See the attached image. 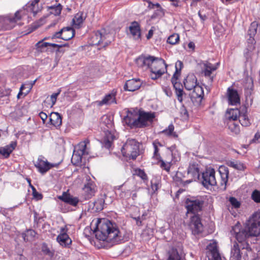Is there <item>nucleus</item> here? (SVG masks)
Segmentation results:
<instances>
[{
  "instance_id": "1",
  "label": "nucleus",
  "mask_w": 260,
  "mask_h": 260,
  "mask_svg": "<svg viewBox=\"0 0 260 260\" xmlns=\"http://www.w3.org/2000/svg\"><path fill=\"white\" fill-rule=\"evenodd\" d=\"M93 232L98 240L107 242L109 246L118 244L123 240L117 224L107 219L99 220Z\"/></svg>"
},
{
  "instance_id": "2",
  "label": "nucleus",
  "mask_w": 260,
  "mask_h": 260,
  "mask_svg": "<svg viewBox=\"0 0 260 260\" xmlns=\"http://www.w3.org/2000/svg\"><path fill=\"white\" fill-rule=\"evenodd\" d=\"M219 64L217 63L214 65L208 61L200 60L196 64V74L199 76L205 77L208 79L210 83H212L215 77L213 72L217 69Z\"/></svg>"
},
{
  "instance_id": "3",
  "label": "nucleus",
  "mask_w": 260,
  "mask_h": 260,
  "mask_svg": "<svg viewBox=\"0 0 260 260\" xmlns=\"http://www.w3.org/2000/svg\"><path fill=\"white\" fill-rule=\"evenodd\" d=\"M248 228L246 223L244 227H242L241 224L238 222L232 227L231 234L241 244L247 242L248 243V239L250 237H255L252 234L250 229Z\"/></svg>"
},
{
  "instance_id": "4",
  "label": "nucleus",
  "mask_w": 260,
  "mask_h": 260,
  "mask_svg": "<svg viewBox=\"0 0 260 260\" xmlns=\"http://www.w3.org/2000/svg\"><path fill=\"white\" fill-rule=\"evenodd\" d=\"M199 169L196 167V173H198V180L204 187L207 189L209 186L217 185V181L215 178V171L214 169L209 168L202 173L201 175L199 174Z\"/></svg>"
},
{
  "instance_id": "5",
  "label": "nucleus",
  "mask_w": 260,
  "mask_h": 260,
  "mask_svg": "<svg viewBox=\"0 0 260 260\" xmlns=\"http://www.w3.org/2000/svg\"><path fill=\"white\" fill-rule=\"evenodd\" d=\"M251 251V248L247 242L240 245L235 242L231 248V258L234 260H241L243 257L244 260H248V253Z\"/></svg>"
},
{
  "instance_id": "6",
  "label": "nucleus",
  "mask_w": 260,
  "mask_h": 260,
  "mask_svg": "<svg viewBox=\"0 0 260 260\" xmlns=\"http://www.w3.org/2000/svg\"><path fill=\"white\" fill-rule=\"evenodd\" d=\"M123 156L135 160L139 155V143L135 139H128L121 148Z\"/></svg>"
},
{
  "instance_id": "7",
  "label": "nucleus",
  "mask_w": 260,
  "mask_h": 260,
  "mask_svg": "<svg viewBox=\"0 0 260 260\" xmlns=\"http://www.w3.org/2000/svg\"><path fill=\"white\" fill-rule=\"evenodd\" d=\"M187 175H191L192 178L183 181L182 180V174L181 172L177 171L176 174L173 176V180L176 185L177 186L186 187L188 184L193 182V178L195 177V163L192 162L189 164L187 169Z\"/></svg>"
},
{
  "instance_id": "8",
  "label": "nucleus",
  "mask_w": 260,
  "mask_h": 260,
  "mask_svg": "<svg viewBox=\"0 0 260 260\" xmlns=\"http://www.w3.org/2000/svg\"><path fill=\"white\" fill-rule=\"evenodd\" d=\"M22 11H17L14 16H0V30H6L12 29L18 20H21L20 13Z\"/></svg>"
},
{
  "instance_id": "9",
  "label": "nucleus",
  "mask_w": 260,
  "mask_h": 260,
  "mask_svg": "<svg viewBox=\"0 0 260 260\" xmlns=\"http://www.w3.org/2000/svg\"><path fill=\"white\" fill-rule=\"evenodd\" d=\"M139 110L131 109L127 111L126 115L123 118V122L131 128H138Z\"/></svg>"
},
{
  "instance_id": "10",
  "label": "nucleus",
  "mask_w": 260,
  "mask_h": 260,
  "mask_svg": "<svg viewBox=\"0 0 260 260\" xmlns=\"http://www.w3.org/2000/svg\"><path fill=\"white\" fill-rule=\"evenodd\" d=\"M246 223L251 230L252 235L258 236L260 235V212L253 213L247 221Z\"/></svg>"
},
{
  "instance_id": "11",
  "label": "nucleus",
  "mask_w": 260,
  "mask_h": 260,
  "mask_svg": "<svg viewBox=\"0 0 260 260\" xmlns=\"http://www.w3.org/2000/svg\"><path fill=\"white\" fill-rule=\"evenodd\" d=\"M185 208L187 209L186 216L191 214L188 226L193 235L195 234V200L187 199L185 202Z\"/></svg>"
},
{
  "instance_id": "12",
  "label": "nucleus",
  "mask_w": 260,
  "mask_h": 260,
  "mask_svg": "<svg viewBox=\"0 0 260 260\" xmlns=\"http://www.w3.org/2000/svg\"><path fill=\"white\" fill-rule=\"evenodd\" d=\"M155 117L154 112H145L139 110L138 128H142L150 126Z\"/></svg>"
},
{
  "instance_id": "13",
  "label": "nucleus",
  "mask_w": 260,
  "mask_h": 260,
  "mask_svg": "<svg viewBox=\"0 0 260 260\" xmlns=\"http://www.w3.org/2000/svg\"><path fill=\"white\" fill-rule=\"evenodd\" d=\"M154 59V56H153L142 54L136 59L135 62L139 68L147 70L150 69Z\"/></svg>"
},
{
  "instance_id": "14",
  "label": "nucleus",
  "mask_w": 260,
  "mask_h": 260,
  "mask_svg": "<svg viewBox=\"0 0 260 260\" xmlns=\"http://www.w3.org/2000/svg\"><path fill=\"white\" fill-rule=\"evenodd\" d=\"M206 249L208 260H222L216 242L209 244Z\"/></svg>"
},
{
  "instance_id": "15",
  "label": "nucleus",
  "mask_w": 260,
  "mask_h": 260,
  "mask_svg": "<svg viewBox=\"0 0 260 260\" xmlns=\"http://www.w3.org/2000/svg\"><path fill=\"white\" fill-rule=\"evenodd\" d=\"M68 229L66 226L60 229V233L57 236L56 240L60 245L69 248L72 244V240L67 234Z\"/></svg>"
},
{
  "instance_id": "16",
  "label": "nucleus",
  "mask_w": 260,
  "mask_h": 260,
  "mask_svg": "<svg viewBox=\"0 0 260 260\" xmlns=\"http://www.w3.org/2000/svg\"><path fill=\"white\" fill-rule=\"evenodd\" d=\"M35 166L38 169L40 173L43 174L53 167L54 165L49 162L43 156H40L35 164Z\"/></svg>"
},
{
  "instance_id": "17",
  "label": "nucleus",
  "mask_w": 260,
  "mask_h": 260,
  "mask_svg": "<svg viewBox=\"0 0 260 260\" xmlns=\"http://www.w3.org/2000/svg\"><path fill=\"white\" fill-rule=\"evenodd\" d=\"M166 68L167 64L163 59L154 56V61H153L151 64L150 70V71L154 72L159 71V72L164 74L165 70H166Z\"/></svg>"
},
{
  "instance_id": "18",
  "label": "nucleus",
  "mask_w": 260,
  "mask_h": 260,
  "mask_svg": "<svg viewBox=\"0 0 260 260\" xmlns=\"http://www.w3.org/2000/svg\"><path fill=\"white\" fill-rule=\"evenodd\" d=\"M218 172L220 176V186L222 187L221 189L225 191L226 189V183L229 179V169L225 166H220L218 169Z\"/></svg>"
},
{
  "instance_id": "19",
  "label": "nucleus",
  "mask_w": 260,
  "mask_h": 260,
  "mask_svg": "<svg viewBox=\"0 0 260 260\" xmlns=\"http://www.w3.org/2000/svg\"><path fill=\"white\" fill-rule=\"evenodd\" d=\"M143 82L140 79H132L127 80L124 85V89L128 91H134L143 86Z\"/></svg>"
},
{
  "instance_id": "20",
  "label": "nucleus",
  "mask_w": 260,
  "mask_h": 260,
  "mask_svg": "<svg viewBox=\"0 0 260 260\" xmlns=\"http://www.w3.org/2000/svg\"><path fill=\"white\" fill-rule=\"evenodd\" d=\"M58 199L65 203L75 207L77 206L79 202L78 197H74L68 192H63L61 196L58 197Z\"/></svg>"
},
{
  "instance_id": "21",
  "label": "nucleus",
  "mask_w": 260,
  "mask_h": 260,
  "mask_svg": "<svg viewBox=\"0 0 260 260\" xmlns=\"http://www.w3.org/2000/svg\"><path fill=\"white\" fill-rule=\"evenodd\" d=\"M229 104L231 105H237L240 103V96L237 90L229 87L227 90Z\"/></svg>"
},
{
  "instance_id": "22",
  "label": "nucleus",
  "mask_w": 260,
  "mask_h": 260,
  "mask_svg": "<svg viewBox=\"0 0 260 260\" xmlns=\"http://www.w3.org/2000/svg\"><path fill=\"white\" fill-rule=\"evenodd\" d=\"M107 196L105 194H101L100 197L94 202L89 204V207L94 212H100L104 209L105 199Z\"/></svg>"
},
{
  "instance_id": "23",
  "label": "nucleus",
  "mask_w": 260,
  "mask_h": 260,
  "mask_svg": "<svg viewBox=\"0 0 260 260\" xmlns=\"http://www.w3.org/2000/svg\"><path fill=\"white\" fill-rule=\"evenodd\" d=\"M95 187V184L92 181H89L84 185L83 190L84 196L86 200H88L94 196Z\"/></svg>"
},
{
  "instance_id": "24",
  "label": "nucleus",
  "mask_w": 260,
  "mask_h": 260,
  "mask_svg": "<svg viewBox=\"0 0 260 260\" xmlns=\"http://www.w3.org/2000/svg\"><path fill=\"white\" fill-rule=\"evenodd\" d=\"M40 0H33L31 2H29L27 3L23 8V10H20L22 11L20 13V15L22 16V15H25V11L26 10L28 13H31L33 14V16H35L38 12V9H36L35 5L38 4Z\"/></svg>"
},
{
  "instance_id": "25",
  "label": "nucleus",
  "mask_w": 260,
  "mask_h": 260,
  "mask_svg": "<svg viewBox=\"0 0 260 260\" xmlns=\"http://www.w3.org/2000/svg\"><path fill=\"white\" fill-rule=\"evenodd\" d=\"M179 77L180 76H176V78H174V76H173L171 79V82L175 89L176 94L178 96V100L180 102H181L182 100L183 91L182 84L180 82H178Z\"/></svg>"
},
{
  "instance_id": "26",
  "label": "nucleus",
  "mask_w": 260,
  "mask_h": 260,
  "mask_svg": "<svg viewBox=\"0 0 260 260\" xmlns=\"http://www.w3.org/2000/svg\"><path fill=\"white\" fill-rule=\"evenodd\" d=\"M16 145V142L12 141L9 145L0 147V154H2L5 158H8L15 149Z\"/></svg>"
},
{
  "instance_id": "27",
  "label": "nucleus",
  "mask_w": 260,
  "mask_h": 260,
  "mask_svg": "<svg viewBox=\"0 0 260 260\" xmlns=\"http://www.w3.org/2000/svg\"><path fill=\"white\" fill-rule=\"evenodd\" d=\"M184 85L186 89L195 91V75L194 73H189L184 79Z\"/></svg>"
},
{
  "instance_id": "28",
  "label": "nucleus",
  "mask_w": 260,
  "mask_h": 260,
  "mask_svg": "<svg viewBox=\"0 0 260 260\" xmlns=\"http://www.w3.org/2000/svg\"><path fill=\"white\" fill-rule=\"evenodd\" d=\"M130 32L135 40H138L141 37V29L139 24L137 21L133 22L129 27Z\"/></svg>"
},
{
  "instance_id": "29",
  "label": "nucleus",
  "mask_w": 260,
  "mask_h": 260,
  "mask_svg": "<svg viewBox=\"0 0 260 260\" xmlns=\"http://www.w3.org/2000/svg\"><path fill=\"white\" fill-rule=\"evenodd\" d=\"M36 81L37 79L34 81L27 82L25 84H22L20 88V91L17 95V98L18 99L20 98V96L23 93L24 95H26L30 91Z\"/></svg>"
},
{
  "instance_id": "30",
  "label": "nucleus",
  "mask_w": 260,
  "mask_h": 260,
  "mask_svg": "<svg viewBox=\"0 0 260 260\" xmlns=\"http://www.w3.org/2000/svg\"><path fill=\"white\" fill-rule=\"evenodd\" d=\"M62 30V39L64 41H69L72 39L75 35V29L71 27H65L61 29Z\"/></svg>"
},
{
  "instance_id": "31",
  "label": "nucleus",
  "mask_w": 260,
  "mask_h": 260,
  "mask_svg": "<svg viewBox=\"0 0 260 260\" xmlns=\"http://www.w3.org/2000/svg\"><path fill=\"white\" fill-rule=\"evenodd\" d=\"M49 121L53 126H59L62 123L61 116L57 112H52L49 116Z\"/></svg>"
},
{
  "instance_id": "32",
  "label": "nucleus",
  "mask_w": 260,
  "mask_h": 260,
  "mask_svg": "<svg viewBox=\"0 0 260 260\" xmlns=\"http://www.w3.org/2000/svg\"><path fill=\"white\" fill-rule=\"evenodd\" d=\"M105 136L103 139V144L107 149H109L112 144L113 141L115 139L114 135L110 131H107L105 132Z\"/></svg>"
},
{
  "instance_id": "33",
  "label": "nucleus",
  "mask_w": 260,
  "mask_h": 260,
  "mask_svg": "<svg viewBox=\"0 0 260 260\" xmlns=\"http://www.w3.org/2000/svg\"><path fill=\"white\" fill-rule=\"evenodd\" d=\"M229 166L240 171H244L246 169V165L238 160L230 161L228 162Z\"/></svg>"
},
{
  "instance_id": "34",
  "label": "nucleus",
  "mask_w": 260,
  "mask_h": 260,
  "mask_svg": "<svg viewBox=\"0 0 260 260\" xmlns=\"http://www.w3.org/2000/svg\"><path fill=\"white\" fill-rule=\"evenodd\" d=\"M37 235L36 231L32 229H28L22 235L24 241H30L34 240Z\"/></svg>"
},
{
  "instance_id": "35",
  "label": "nucleus",
  "mask_w": 260,
  "mask_h": 260,
  "mask_svg": "<svg viewBox=\"0 0 260 260\" xmlns=\"http://www.w3.org/2000/svg\"><path fill=\"white\" fill-rule=\"evenodd\" d=\"M207 198V196H196V212L202 210Z\"/></svg>"
},
{
  "instance_id": "36",
  "label": "nucleus",
  "mask_w": 260,
  "mask_h": 260,
  "mask_svg": "<svg viewBox=\"0 0 260 260\" xmlns=\"http://www.w3.org/2000/svg\"><path fill=\"white\" fill-rule=\"evenodd\" d=\"M246 110V107H243L241 108V110H239L238 109H231L229 111V113L230 115L229 117L230 119H232L235 121L237 119V118H239V116L242 114L243 111Z\"/></svg>"
},
{
  "instance_id": "37",
  "label": "nucleus",
  "mask_w": 260,
  "mask_h": 260,
  "mask_svg": "<svg viewBox=\"0 0 260 260\" xmlns=\"http://www.w3.org/2000/svg\"><path fill=\"white\" fill-rule=\"evenodd\" d=\"M105 39V36H103L100 31H96L92 37V44L94 45H100Z\"/></svg>"
},
{
  "instance_id": "38",
  "label": "nucleus",
  "mask_w": 260,
  "mask_h": 260,
  "mask_svg": "<svg viewBox=\"0 0 260 260\" xmlns=\"http://www.w3.org/2000/svg\"><path fill=\"white\" fill-rule=\"evenodd\" d=\"M239 121L243 126H248L251 124L250 121L246 114V110L243 111L240 116H239Z\"/></svg>"
},
{
  "instance_id": "39",
  "label": "nucleus",
  "mask_w": 260,
  "mask_h": 260,
  "mask_svg": "<svg viewBox=\"0 0 260 260\" xmlns=\"http://www.w3.org/2000/svg\"><path fill=\"white\" fill-rule=\"evenodd\" d=\"M168 260H182L179 252L176 248H172L168 252Z\"/></svg>"
},
{
  "instance_id": "40",
  "label": "nucleus",
  "mask_w": 260,
  "mask_h": 260,
  "mask_svg": "<svg viewBox=\"0 0 260 260\" xmlns=\"http://www.w3.org/2000/svg\"><path fill=\"white\" fill-rule=\"evenodd\" d=\"M79 151H74L71 159L72 162L76 166L81 164L82 162V155Z\"/></svg>"
},
{
  "instance_id": "41",
  "label": "nucleus",
  "mask_w": 260,
  "mask_h": 260,
  "mask_svg": "<svg viewBox=\"0 0 260 260\" xmlns=\"http://www.w3.org/2000/svg\"><path fill=\"white\" fill-rule=\"evenodd\" d=\"M174 126L172 124L169 125L168 127L162 131V133L168 136H172L174 138H178V135L174 132Z\"/></svg>"
},
{
  "instance_id": "42",
  "label": "nucleus",
  "mask_w": 260,
  "mask_h": 260,
  "mask_svg": "<svg viewBox=\"0 0 260 260\" xmlns=\"http://www.w3.org/2000/svg\"><path fill=\"white\" fill-rule=\"evenodd\" d=\"M116 103L115 95L113 94H109L100 102L101 105L108 104Z\"/></svg>"
},
{
  "instance_id": "43",
  "label": "nucleus",
  "mask_w": 260,
  "mask_h": 260,
  "mask_svg": "<svg viewBox=\"0 0 260 260\" xmlns=\"http://www.w3.org/2000/svg\"><path fill=\"white\" fill-rule=\"evenodd\" d=\"M196 234L199 235L201 234V236H204V235L203 234V225L201 222V219L199 217V215L198 214H196Z\"/></svg>"
},
{
  "instance_id": "44",
  "label": "nucleus",
  "mask_w": 260,
  "mask_h": 260,
  "mask_svg": "<svg viewBox=\"0 0 260 260\" xmlns=\"http://www.w3.org/2000/svg\"><path fill=\"white\" fill-rule=\"evenodd\" d=\"M83 15V13L82 12L76 14L73 19V22L75 25H80L83 22L85 19Z\"/></svg>"
},
{
  "instance_id": "45",
  "label": "nucleus",
  "mask_w": 260,
  "mask_h": 260,
  "mask_svg": "<svg viewBox=\"0 0 260 260\" xmlns=\"http://www.w3.org/2000/svg\"><path fill=\"white\" fill-rule=\"evenodd\" d=\"M257 23L256 22H253L251 23L248 31V34L250 36V37H253L255 36L257 32Z\"/></svg>"
},
{
  "instance_id": "46",
  "label": "nucleus",
  "mask_w": 260,
  "mask_h": 260,
  "mask_svg": "<svg viewBox=\"0 0 260 260\" xmlns=\"http://www.w3.org/2000/svg\"><path fill=\"white\" fill-rule=\"evenodd\" d=\"M183 67V62L180 60H178L175 63V72L174 73V78H176V76H180L181 75V71Z\"/></svg>"
},
{
  "instance_id": "47",
  "label": "nucleus",
  "mask_w": 260,
  "mask_h": 260,
  "mask_svg": "<svg viewBox=\"0 0 260 260\" xmlns=\"http://www.w3.org/2000/svg\"><path fill=\"white\" fill-rule=\"evenodd\" d=\"M49 9L51 10L50 13L55 16L59 15L62 10V6L59 4L56 6H51Z\"/></svg>"
},
{
  "instance_id": "48",
  "label": "nucleus",
  "mask_w": 260,
  "mask_h": 260,
  "mask_svg": "<svg viewBox=\"0 0 260 260\" xmlns=\"http://www.w3.org/2000/svg\"><path fill=\"white\" fill-rule=\"evenodd\" d=\"M179 36L178 34H173L167 39V43L171 45H175L179 41Z\"/></svg>"
},
{
  "instance_id": "49",
  "label": "nucleus",
  "mask_w": 260,
  "mask_h": 260,
  "mask_svg": "<svg viewBox=\"0 0 260 260\" xmlns=\"http://www.w3.org/2000/svg\"><path fill=\"white\" fill-rule=\"evenodd\" d=\"M196 99L197 98L200 99V101L203 99L204 97V90L203 88L197 84V79H196Z\"/></svg>"
},
{
  "instance_id": "50",
  "label": "nucleus",
  "mask_w": 260,
  "mask_h": 260,
  "mask_svg": "<svg viewBox=\"0 0 260 260\" xmlns=\"http://www.w3.org/2000/svg\"><path fill=\"white\" fill-rule=\"evenodd\" d=\"M134 174L140 177L144 181L148 180L147 175L143 170L136 169Z\"/></svg>"
},
{
  "instance_id": "51",
  "label": "nucleus",
  "mask_w": 260,
  "mask_h": 260,
  "mask_svg": "<svg viewBox=\"0 0 260 260\" xmlns=\"http://www.w3.org/2000/svg\"><path fill=\"white\" fill-rule=\"evenodd\" d=\"M153 145L154 148L153 156L157 159H159L161 157L158 153L159 149L158 148V146H161L162 145L158 141L155 140L153 142Z\"/></svg>"
},
{
  "instance_id": "52",
  "label": "nucleus",
  "mask_w": 260,
  "mask_h": 260,
  "mask_svg": "<svg viewBox=\"0 0 260 260\" xmlns=\"http://www.w3.org/2000/svg\"><path fill=\"white\" fill-rule=\"evenodd\" d=\"M122 186H119L117 190L116 191V194L118 195L119 197L121 199H124L127 198L129 196V191L127 190L122 191L121 190Z\"/></svg>"
},
{
  "instance_id": "53",
  "label": "nucleus",
  "mask_w": 260,
  "mask_h": 260,
  "mask_svg": "<svg viewBox=\"0 0 260 260\" xmlns=\"http://www.w3.org/2000/svg\"><path fill=\"white\" fill-rule=\"evenodd\" d=\"M159 162L160 168L169 173L171 167V162H165L162 159H160Z\"/></svg>"
},
{
  "instance_id": "54",
  "label": "nucleus",
  "mask_w": 260,
  "mask_h": 260,
  "mask_svg": "<svg viewBox=\"0 0 260 260\" xmlns=\"http://www.w3.org/2000/svg\"><path fill=\"white\" fill-rule=\"evenodd\" d=\"M229 128L232 132L235 134H238L240 132L239 125L236 124L235 122L231 123L229 125Z\"/></svg>"
},
{
  "instance_id": "55",
  "label": "nucleus",
  "mask_w": 260,
  "mask_h": 260,
  "mask_svg": "<svg viewBox=\"0 0 260 260\" xmlns=\"http://www.w3.org/2000/svg\"><path fill=\"white\" fill-rule=\"evenodd\" d=\"M252 199L256 203H260V191L257 190H254L251 194Z\"/></svg>"
},
{
  "instance_id": "56",
  "label": "nucleus",
  "mask_w": 260,
  "mask_h": 260,
  "mask_svg": "<svg viewBox=\"0 0 260 260\" xmlns=\"http://www.w3.org/2000/svg\"><path fill=\"white\" fill-rule=\"evenodd\" d=\"M87 146L84 144L83 143H80L79 145V149L77 151H79L80 152V154H88V152L87 151Z\"/></svg>"
},
{
  "instance_id": "57",
  "label": "nucleus",
  "mask_w": 260,
  "mask_h": 260,
  "mask_svg": "<svg viewBox=\"0 0 260 260\" xmlns=\"http://www.w3.org/2000/svg\"><path fill=\"white\" fill-rule=\"evenodd\" d=\"M49 44V43L47 42H43V40L40 41L38 42L36 44V47L40 51H43L42 49H43L45 47H46L48 46V45Z\"/></svg>"
},
{
  "instance_id": "58",
  "label": "nucleus",
  "mask_w": 260,
  "mask_h": 260,
  "mask_svg": "<svg viewBox=\"0 0 260 260\" xmlns=\"http://www.w3.org/2000/svg\"><path fill=\"white\" fill-rule=\"evenodd\" d=\"M229 202L231 204L236 208H239L241 204L240 202H239L235 197H230L229 199Z\"/></svg>"
},
{
  "instance_id": "59",
  "label": "nucleus",
  "mask_w": 260,
  "mask_h": 260,
  "mask_svg": "<svg viewBox=\"0 0 260 260\" xmlns=\"http://www.w3.org/2000/svg\"><path fill=\"white\" fill-rule=\"evenodd\" d=\"M64 96L66 98L67 100L70 101L72 100V98H74L76 96V94L75 91H67L64 92Z\"/></svg>"
},
{
  "instance_id": "60",
  "label": "nucleus",
  "mask_w": 260,
  "mask_h": 260,
  "mask_svg": "<svg viewBox=\"0 0 260 260\" xmlns=\"http://www.w3.org/2000/svg\"><path fill=\"white\" fill-rule=\"evenodd\" d=\"M163 74L159 72V71L156 72L151 71L150 77L152 80H156L159 78Z\"/></svg>"
},
{
  "instance_id": "61",
  "label": "nucleus",
  "mask_w": 260,
  "mask_h": 260,
  "mask_svg": "<svg viewBox=\"0 0 260 260\" xmlns=\"http://www.w3.org/2000/svg\"><path fill=\"white\" fill-rule=\"evenodd\" d=\"M60 92L61 89H59L57 92L54 93L51 95V101L52 102V106L55 104L57 98L60 94Z\"/></svg>"
},
{
  "instance_id": "62",
  "label": "nucleus",
  "mask_w": 260,
  "mask_h": 260,
  "mask_svg": "<svg viewBox=\"0 0 260 260\" xmlns=\"http://www.w3.org/2000/svg\"><path fill=\"white\" fill-rule=\"evenodd\" d=\"M42 250L43 252L46 255H51L52 253L50 251L49 248L48 247L46 244H44L42 247Z\"/></svg>"
},
{
  "instance_id": "63",
  "label": "nucleus",
  "mask_w": 260,
  "mask_h": 260,
  "mask_svg": "<svg viewBox=\"0 0 260 260\" xmlns=\"http://www.w3.org/2000/svg\"><path fill=\"white\" fill-rule=\"evenodd\" d=\"M151 187L152 189L154 191H157L159 188V183L157 182L156 180H151Z\"/></svg>"
},
{
  "instance_id": "64",
  "label": "nucleus",
  "mask_w": 260,
  "mask_h": 260,
  "mask_svg": "<svg viewBox=\"0 0 260 260\" xmlns=\"http://www.w3.org/2000/svg\"><path fill=\"white\" fill-rule=\"evenodd\" d=\"M32 195L33 197L37 200H41L43 198L42 194L38 192L36 188H33Z\"/></svg>"
}]
</instances>
